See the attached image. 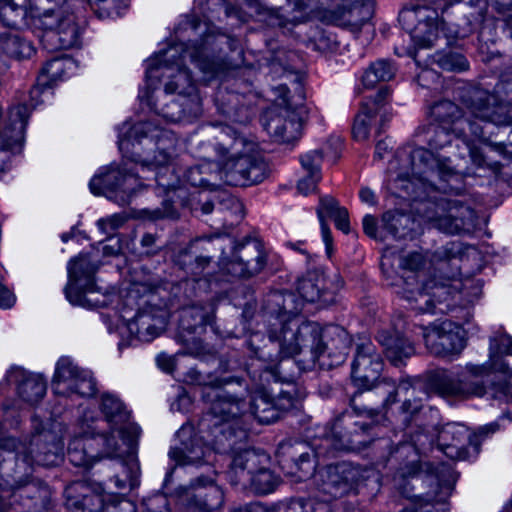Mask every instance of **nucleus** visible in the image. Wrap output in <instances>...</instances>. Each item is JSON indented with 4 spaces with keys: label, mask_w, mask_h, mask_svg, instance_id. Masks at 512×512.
<instances>
[{
    "label": "nucleus",
    "mask_w": 512,
    "mask_h": 512,
    "mask_svg": "<svg viewBox=\"0 0 512 512\" xmlns=\"http://www.w3.org/2000/svg\"><path fill=\"white\" fill-rule=\"evenodd\" d=\"M100 408L106 421L113 427V430H117L118 434H121L120 425L128 418L123 402L117 396L105 393L101 397Z\"/></svg>",
    "instance_id": "38"
},
{
    "label": "nucleus",
    "mask_w": 512,
    "mask_h": 512,
    "mask_svg": "<svg viewBox=\"0 0 512 512\" xmlns=\"http://www.w3.org/2000/svg\"><path fill=\"white\" fill-rule=\"evenodd\" d=\"M151 124L148 122H139L133 125L127 133V136L119 140V148L122 152L128 153L130 147L135 148L140 145L143 139H148Z\"/></svg>",
    "instance_id": "43"
},
{
    "label": "nucleus",
    "mask_w": 512,
    "mask_h": 512,
    "mask_svg": "<svg viewBox=\"0 0 512 512\" xmlns=\"http://www.w3.org/2000/svg\"><path fill=\"white\" fill-rule=\"evenodd\" d=\"M179 180L185 185L214 191L220 185L218 164L205 160L187 168Z\"/></svg>",
    "instance_id": "29"
},
{
    "label": "nucleus",
    "mask_w": 512,
    "mask_h": 512,
    "mask_svg": "<svg viewBox=\"0 0 512 512\" xmlns=\"http://www.w3.org/2000/svg\"><path fill=\"white\" fill-rule=\"evenodd\" d=\"M220 211H228L241 219L243 217V204L239 199L228 192H220L216 199Z\"/></svg>",
    "instance_id": "47"
},
{
    "label": "nucleus",
    "mask_w": 512,
    "mask_h": 512,
    "mask_svg": "<svg viewBox=\"0 0 512 512\" xmlns=\"http://www.w3.org/2000/svg\"><path fill=\"white\" fill-rule=\"evenodd\" d=\"M359 197L362 202L374 206L377 204L376 196L374 191L368 187H362L359 192Z\"/></svg>",
    "instance_id": "63"
},
{
    "label": "nucleus",
    "mask_w": 512,
    "mask_h": 512,
    "mask_svg": "<svg viewBox=\"0 0 512 512\" xmlns=\"http://www.w3.org/2000/svg\"><path fill=\"white\" fill-rule=\"evenodd\" d=\"M187 57L203 73L208 74L210 77L215 75V64L205 56L202 46L178 44L169 47L163 53L149 60L146 69L147 81L151 82L159 77H165L168 79L165 84L173 83V86L176 87V83H178L181 86H185L181 78V75L185 74L194 85L191 74L185 67Z\"/></svg>",
    "instance_id": "8"
},
{
    "label": "nucleus",
    "mask_w": 512,
    "mask_h": 512,
    "mask_svg": "<svg viewBox=\"0 0 512 512\" xmlns=\"http://www.w3.org/2000/svg\"><path fill=\"white\" fill-rule=\"evenodd\" d=\"M92 447L91 440L87 439L81 443L79 438H75L68 446L69 461L75 466H88L95 456L87 452Z\"/></svg>",
    "instance_id": "44"
},
{
    "label": "nucleus",
    "mask_w": 512,
    "mask_h": 512,
    "mask_svg": "<svg viewBox=\"0 0 512 512\" xmlns=\"http://www.w3.org/2000/svg\"><path fill=\"white\" fill-rule=\"evenodd\" d=\"M369 471L351 463L329 465L320 472L319 490L332 498L355 491L368 478Z\"/></svg>",
    "instance_id": "20"
},
{
    "label": "nucleus",
    "mask_w": 512,
    "mask_h": 512,
    "mask_svg": "<svg viewBox=\"0 0 512 512\" xmlns=\"http://www.w3.org/2000/svg\"><path fill=\"white\" fill-rule=\"evenodd\" d=\"M25 1L26 0H5V4L1 7V15L8 19L11 24H16V20L9 19V17L15 15L22 19L26 15Z\"/></svg>",
    "instance_id": "49"
},
{
    "label": "nucleus",
    "mask_w": 512,
    "mask_h": 512,
    "mask_svg": "<svg viewBox=\"0 0 512 512\" xmlns=\"http://www.w3.org/2000/svg\"><path fill=\"white\" fill-rule=\"evenodd\" d=\"M428 5L404 9L399 14V22L410 34L414 43L423 48L434 45L439 36V11L444 13L449 6L465 0H426Z\"/></svg>",
    "instance_id": "10"
},
{
    "label": "nucleus",
    "mask_w": 512,
    "mask_h": 512,
    "mask_svg": "<svg viewBox=\"0 0 512 512\" xmlns=\"http://www.w3.org/2000/svg\"><path fill=\"white\" fill-rule=\"evenodd\" d=\"M321 180V174H313L308 173L306 177H303L299 180L297 188L299 192L304 195H307L313 191H315L318 182Z\"/></svg>",
    "instance_id": "54"
},
{
    "label": "nucleus",
    "mask_w": 512,
    "mask_h": 512,
    "mask_svg": "<svg viewBox=\"0 0 512 512\" xmlns=\"http://www.w3.org/2000/svg\"><path fill=\"white\" fill-rule=\"evenodd\" d=\"M52 388L57 395L91 397L96 383L89 371L79 368L69 357H61L56 363Z\"/></svg>",
    "instance_id": "18"
},
{
    "label": "nucleus",
    "mask_w": 512,
    "mask_h": 512,
    "mask_svg": "<svg viewBox=\"0 0 512 512\" xmlns=\"http://www.w3.org/2000/svg\"><path fill=\"white\" fill-rule=\"evenodd\" d=\"M171 153L158 149L153 158L133 151L131 162L110 166L105 173L94 176L89 183L91 192L95 195H105L108 199L124 206L130 203L132 197L144 186L140 181V170L163 169L171 161Z\"/></svg>",
    "instance_id": "6"
},
{
    "label": "nucleus",
    "mask_w": 512,
    "mask_h": 512,
    "mask_svg": "<svg viewBox=\"0 0 512 512\" xmlns=\"http://www.w3.org/2000/svg\"><path fill=\"white\" fill-rule=\"evenodd\" d=\"M259 455L253 450L245 449L237 453L231 463V469L239 480L249 482L259 494L271 493L278 484L277 477L268 469H259Z\"/></svg>",
    "instance_id": "22"
},
{
    "label": "nucleus",
    "mask_w": 512,
    "mask_h": 512,
    "mask_svg": "<svg viewBox=\"0 0 512 512\" xmlns=\"http://www.w3.org/2000/svg\"><path fill=\"white\" fill-rule=\"evenodd\" d=\"M267 262L262 243L252 237L236 242L230 257H220L222 270L233 277L248 279L259 274Z\"/></svg>",
    "instance_id": "15"
},
{
    "label": "nucleus",
    "mask_w": 512,
    "mask_h": 512,
    "mask_svg": "<svg viewBox=\"0 0 512 512\" xmlns=\"http://www.w3.org/2000/svg\"><path fill=\"white\" fill-rule=\"evenodd\" d=\"M323 160V151L321 149L311 150L301 156L300 162L307 173L321 174V163Z\"/></svg>",
    "instance_id": "48"
},
{
    "label": "nucleus",
    "mask_w": 512,
    "mask_h": 512,
    "mask_svg": "<svg viewBox=\"0 0 512 512\" xmlns=\"http://www.w3.org/2000/svg\"><path fill=\"white\" fill-rule=\"evenodd\" d=\"M321 452H316L315 455H311L308 452H301L295 461V464L300 472L303 473V477L312 475L316 468V462L314 461L315 456H319Z\"/></svg>",
    "instance_id": "52"
},
{
    "label": "nucleus",
    "mask_w": 512,
    "mask_h": 512,
    "mask_svg": "<svg viewBox=\"0 0 512 512\" xmlns=\"http://www.w3.org/2000/svg\"><path fill=\"white\" fill-rule=\"evenodd\" d=\"M363 230L365 234L373 239H382V236H378L377 232V221L372 215H365L363 218Z\"/></svg>",
    "instance_id": "58"
},
{
    "label": "nucleus",
    "mask_w": 512,
    "mask_h": 512,
    "mask_svg": "<svg viewBox=\"0 0 512 512\" xmlns=\"http://www.w3.org/2000/svg\"><path fill=\"white\" fill-rule=\"evenodd\" d=\"M462 175V189L444 190L438 187L422 188L425 175H415L411 167H400L392 185L400 197L410 198L419 202L416 211L425 220L440 231L449 234L470 233L477 225V215L474 209L459 198L432 197L431 193L460 195L464 191V174Z\"/></svg>",
    "instance_id": "2"
},
{
    "label": "nucleus",
    "mask_w": 512,
    "mask_h": 512,
    "mask_svg": "<svg viewBox=\"0 0 512 512\" xmlns=\"http://www.w3.org/2000/svg\"><path fill=\"white\" fill-rule=\"evenodd\" d=\"M105 3L107 9L113 10L116 15H121L122 12L128 7V0H98Z\"/></svg>",
    "instance_id": "61"
},
{
    "label": "nucleus",
    "mask_w": 512,
    "mask_h": 512,
    "mask_svg": "<svg viewBox=\"0 0 512 512\" xmlns=\"http://www.w3.org/2000/svg\"><path fill=\"white\" fill-rule=\"evenodd\" d=\"M60 457L56 453L37 454L35 457L24 456L22 462L32 464L33 462L45 466L55 465L59 461Z\"/></svg>",
    "instance_id": "55"
},
{
    "label": "nucleus",
    "mask_w": 512,
    "mask_h": 512,
    "mask_svg": "<svg viewBox=\"0 0 512 512\" xmlns=\"http://www.w3.org/2000/svg\"><path fill=\"white\" fill-rule=\"evenodd\" d=\"M181 78L185 86L176 83L165 84V98L162 103L159 101L152 102L147 96V100L153 106L154 110L171 122L181 121L184 117H197L201 113V99L196 91L195 85L192 84L190 78L182 74Z\"/></svg>",
    "instance_id": "13"
},
{
    "label": "nucleus",
    "mask_w": 512,
    "mask_h": 512,
    "mask_svg": "<svg viewBox=\"0 0 512 512\" xmlns=\"http://www.w3.org/2000/svg\"><path fill=\"white\" fill-rule=\"evenodd\" d=\"M167 315V311L160 307L141 309L128 321V330L140 341L150 342L164 331Z\"/></svg>",
    "instance_id": "26"
},
{
    "label": "nucleus",
    "mask_w": 512,
    "mask_h": 512,
    "mask_svg": "<svg viewBox=\"0 0 512 512\" xmlns=\"http://www.w3.org/2000/svg\"><path fill=\"white\" fill-rule=\"evenodd\" d=\"M94 441L97 445H103L102 456L112 457L117 454L119 443L114 431L109 434L98 435Z\"/></svg>",
    "instance_id": "51"
},
{
    "label": "nucleus",
    "mask_w": 512,
    "mask_h": 512,
    "mask_svg": "<svg viewBox=\"0 0 512 512\" xmlns=\"http://www.w3.org/2000/svg\"><path fill=\"white\" fill-rule=\"evenodd\" d=\"M74 69L75 62L70 57L62 55L47 60L41 69L38 85L30 91L31 100L35 101L36 97L41 94L42 87L62 80L66 75L74 71Z\"/></svg>",
    "instance_id": "30"
},
{
    "label": "nucleus",
    "mask_w": 512,
    "mask_h": 512,
    "mask_svg": "<svg viewBox=\"0 0 512 512\" xmlns=\"http://www.w3.org/2000/svg\"><path fill=\"white\" fill-rule=\"evenodd\" d=\"M163 208L155 209L152 212L153 219H161V218H176L177 213L173 207V204L169 200H164L162 203Z\"/></svg>",
    "instance_id": "57"
},
{
    "label": "nucleus",
    "mask_w": 512,
    "mask_h": 512,
    "mask_svg": "<svg viewBox=\"0 0 512 512\" xmlns=\"http://www.w3.org/2000/svg\"><path fill=\"white\" fill-rule=\"evenodd\" d=\"M329 505L325 502L306 503L302 499H293L278 506V512H328Z\"/></svg>",
    "instance_id": "46"
},
{
    "label": "nucleus",
    "mask_w": 512,
    "mask_h": 512,
    "mask_svg": "<svg viewBox=\"0 0 512 512\" xmlns=\"http://www.w3.org/2000/svg\"><path fill=\"white\" fill-rule=\"evenodd\" d=\"M499 429L497 423H491L472 434L461 423H447L438 433L437 446L448 458L452 460H468L479 453V437L487 436Z\"/></svg>",
    "instance_id": "12"
},
{
    "label": "nucleus",
    "mask_w": 512,
    "mask_h": 512,
    "mask_svg": "<svg viewBox=\"0 0 512 512\" xmlns=\"http://www.w3.org/2000/svg\"><path fill=\"white\" fill-rule=\"evenodd\" d=\"M390 91L387 87L380 89L373 100L367 101L362 106L361 113H359L354 121L352 134L355 140L365 141L370 134V123L372 118L384 106Z\"/></svg>",
    "instance_id": "31"
},
{
    "label": "nucleus",
    "mask_w": 512,
    "mask_h": 512,
    "mask_svg": "<svg viewBox=\"0 0 512 512\" xmlns=\"http://www.w3.org/2000/svg\"><path fill=\"white\" fill-rule=\"evenodd\" d=\"M117 466L120 469V473L114 476V485L117 491H122L127 487L133 489L139 485L138 477L133 471V466L123 461L118 462Z\"/></svg>",
    "instance_id": "45"
},
{
    "label": "nucleus",
    "mask_w": 512,
    "mask_h": 512,
    "mask_svg": "<svg viewBox=\"0 0 512 512\" xmlns=\"http://www.w3.org/2000/svg\"><path fill=\"white\" fill-rule=\"evenodd\" d=\"M374 6V0H342L336 7L325 10L323 18L329 24L358 33L372 18Z\"/></svg>",
    "instance_id": "23"
},
{
    "label": "nucleus",
    "mask_w": 512,
    "mask_h": 512,
    "mask_svg": "<svg viewBox=\"0 0 512 512\" xmlns=\"http://www.w3.org/2000/svg\"><path fill=\"white\" fill-rule=\"evenodd\" d=\"M203 399L209 404V415L219 419L214 427H221L220 432L229 440L231 436H237L239 439L246 438V432L243 429L236 432L229 422L243 414L245 402L235 398L225 389L205 385L202 390Z\"/></svg>",
    "instance_id": "17"
},
{
    "label": "nucleus",
    "mask_w": 512,
    "mask_h": 512,
    "mask_svg": "<svg viewBox=\"0 0 512 512\" xmlns=\"http://www.w3.org/2000/svg\"><path fill=\"white\" fill-rule=\"evenodd\" d=\"M179 444L170 449L169 455L180 465L199 464L206 454V448L193 435V427L183 425L176 433Z\"/></svg>",
    "instance_id": "27"
},
{
    "label": "nucleus",
    "mask_w": 512,
    "mask_h": 512,
    "mask_svg": "<svg viewBox=\"0 0 512 512\" xmlns=\"http://www.w3.org/2000/svg\"><path fill=\"white\" fill-rule=\"evenodd\" d=\"M214 317V308L211 304L206 306L192 305L184 307L180 311L178 330L184 342L188 341L185 334L191 335L202 331L211 324Z\"/></svg>",
    "instance_id": "28"
},
{
    "label": "nucleus",
    "mask_w": 512,
    "mask_h": 512,
    "mask_svg": "<svg viewBox=\"0 0 512 512\" xmlns=\"http://www.w3.org/2000/svg\"><path fill=\"white\" fill-rule=\"evenodd\" d=\"M432 62L436 63L443 70L453 72H462L469 67V63L464 55L452 51L435 53L432 57Z\"/></svg>",
    "instance_id": "42"
},
{
    "label": "nucleus",
    "mask_w": 512,
    "mask_h": 512,
    "mask_svg": "<svg viewBox=\"0 0 512 512\" xmlns=\"http://www.w3.org/2000/svg\"><path fill=\"white\" fill-rule=\"evenodd\" d=\"M343 283L339 273L327 275L323 270L315 268L298 279L296 289L304 301L326 306L335 302Z\"/></svg>",
    "instance_id": "19"
},
{
    "label": "nucleus",
    "mask_w": 512,
    "mask_h": 512,
    "mask_svg": "<svg viewBox=\"0 0 512 512\" xmlns=\"http://www.w3.org/2000/svg\"><path fill=\"white\" fill-rule=\"evenodd\" d=\"M396 73L394 63L387 59H378L371 63L362 76L365 87L373 88L379 82L390 81Z\"/></svg>",
    "instance_id": "39"
},
{
    "label": "nucleus",
    "mask_w": 512,
    "mask_h": 512,
    "mask_svg": "<svg viewBox=\"0 0 512 512\" xmlns=\"http://www.w3.org/2000/svg\"><path fill=\"white\" fill-rule=\"evenodd\" d=\"M351 377L354 385L362 391L378 388L386 394L384 405L388 406L396 401V382L380 374L383 370V361L376 347L371 342L357 345L352 362Z\"/></svg>",
    "instance_id": "9"
},
{
    "label": "nucleus",
    "mask_w": 512,
    "mask_h": 512,
    "mask_svg": "<svg viewBox=\"0 0 512 512\" xmlns=\"http://www.w3.org/2000/svg\"><path fill=\"white\" fill-rule=\"evenodd\" d=\"M195 487H207L205 493H198L196 503L199 508L204 512H213L220 508L223 504V492L217 485L214 484L213 480L208 477H198L195 479Z\"/></svg>",
    "instance_id": "34"
},
{
    "label": "nucleus",
    "mask_w": 512,
    "mask_h": 512,
    "mask_svg": "<svg viewBox=\"0 0 512 512\" xmlns=\"http://www.w3.org/2000/svg\"><path fill=\"white\" fill-rule=\"evenodd\" d=\"M295 403L291 390L279 392L272 397L265 388L257 389L251 396V414L262 424H270L279 419L281 412L290 410Z\"/></svg>",
    "instance_id": "24"
},
{
    "label": "nucleus",
    "mask_w": 512,
    "mask_h": 512,
    "mask_svg": "<svg viewBox=\"0 0 512 512\" xmlns=\"http://www.w3.org/2000/svg\"><path fill=\"white\" fill-rule=\"evenodd\" d=\"M508 374L512 377V337L506 334L490 340L489 361L476 365L468 363L457 374L439 371L431 378V387L442 397L468 399L481 397L487 392L488 377L491 371Z\"/></svg>",
    "instance_id": "3"
},
{
    "label": "nucleus",
    "mask_w": 512,
    "mask_h": 512,
    "mask_svg": "<svg viewBox=\"0 0 512 512\" xmlns=\"http://www.w3.org/2000/svg\"><path fill=\"white\" fill-rule=\"evenodd\" d=\"M0 50L15 59L29 58L34 53L33 45L17 33L0 34Z\"/></svg>",
    "instance_id": "37"
},
{
    "label": "nucleus",
    "mask_w": 512,
    "mask_h": 512,
    "mask_svg": "<svg viewBox=\"0 0 512 512\" xmlns=\"http://www.w3.org/2000/svg\"><path fill=\"white\" fill-rule=\"evenodd\" d=\"M419 329L426 348L436 356L459 354L465 346L462 329L452 321L420 326Z\"/></svg>",
    "instance_id": "21"
},
{
    "label": "nucleus",
    "mask_w": 512,
    "mask_h": 512,
    "mask_svg": "<svg viewBox=\"0 0 512 512\" xmlns=\"http://www.w3.org/2000/svg\"><path fill=\"white\" fill-rule=\"evenodd\" d=\"M224 133L225 138L215 145V151L222 159L221 165L218 164L219 181L241 187L262 182L267 176L266 162L249 153L252 144L231 128L226 127Z\"/></svg>",
    "instance_id": "7"
},
{
    "label": "nucleus",
    "mask_w": 512,
    "mask_h": 512,
    "mask_svg": "<svg viewBox=\"0 0 512 512\" xmlns=\"http://www.w3.org/2000/svg\"><path fill=\"white\" fill-rule=\"evenodd\" d=\"M15 300L14 294L4 285L0 284V308H11Z\"/></svg>",
    "instance_id": "60"
},
{
    "label": "nucleus",
    "mask_w": 512,
    "mask_h": 512,
    "mask_svg": "<svg viewBox=\"0 0 512 512\" xmlns=\"http://www.w3.org/2000/svg\"><path fill=\"white\" fill-rule=\"evenodd\" d=\"M493 397L512 402V384L508 381L500 382L492 385Z\"/></svg>",
    "instance_id": "56"
},
{
    "label": "nucleus",
    "mask_w": 512,
    "mask_h": 512,
    "mask_svg": "<svg viewBox=\"0 0 512 512\" xmlns=\"http://www.w3.org/2000/svg\"><path fill=\"white\" fill-rule=\"evenodd\" d=\"M196 242H202L207 246H203L202 248L206 251H210L211 249L220 250L221 254L224 253L223 249L226 244H230L232 240L228 236L223 235H213L205 238H201L196 240Z\"/></svg>",
    "instance_id": "53"
},
{
    "label": "nucleus",
    "mask_w": 512,
    "mask_h": 512,
    "mask_svg": "<svg viewBox=\"0 0 512 512\" xmlns=\"http://www.w3.org/2000/svg\"><path fill=\"white\" fill-rule=\"evenodd\" d=\"M39 21L43 29L40 42L48 52L80 46L82 28L71 11L70 2L65 0L64 4L57 8V13L47 14Z\"/></svg>",
    "instance_id": "11"
},
{
    "label": "nucleus",
    "mask_w": 512,
    "mask_h": 512,
    "mask_svg": "<svg viewBox=\"0 0 512 512\" xmlns=\"http://www.w3.org/2000/svg\"><path fill=\"white\" fill-rule=\"evenodd\" d=\"M262 124L277 142L289 143L301 135V120L296 112L288 107L269 109L262 118Z\"/></svg>",
    "instance_id": "25"
},
{
    "label": "nucleus",
    "mask_w": 512,
    "mask_h": 512,
    "mask_svg": "<svg viewBox=\"0 0 512 512\" xmlns=\"http://www.w3.org/2000/svg\"><path fill=\"white\" fill-rule=\"evenodd\" d=\"M303 299L291 292H273L268 296L267 309L282 324L279 335L271 334L270 338L279 342L280 353L285 357L299 354L303 348H309L315 355L324 352L318 326L314 323L298 324L295 317L303 308Z\"/></svg>",
    "instance_id": "5"
},
{
    "label": "nucleus",
    "mask_w": 512,
    "mask_h": 512,
    "mask_svg": "<svg viewBox=\"0 0 512 512\" xmlns=\"http://www.w3.org/2000/svg\"><path fill=\"white\" fill-rule=\"evenodd\" d=\"M335 223L337 229L341 230L343 233L348 234L350 231V223H349V215L346 208L342 209L338 214L332 219Z\"/></svg>",
    "instance_id": "59"
},
{
    "label": "nucleus",
    "mask_w": 512,
    "mask_h": 512,
    "mask_svg": "<svg viewBox=\"0 0 512 512\" xmlns=\"http://www.w3.org/2000/svg\"><path fill=\"white\" fill-rule=\"evenodd\" d=\"M377 339L394 366H400L404 359L409 358L415 352L412 342L397 331H381L378 333Z\"/></svg>",
    "instance_id": "32"
},
{
    "label": "nucleus",
    "mask_w": 512,
    "mask_h": 512,
    "mask_svg": "<svg viewBox=\"0 0 512 512\" xmlns=\"http://www.w3.org/2000/svg\"><path fill=\"white\" fill-rule=\"evenodd\" d=\"M464 102L470 116L480 125L481 123H491L497 127L512 125V103L501 99L498 91L489 92L474 88Z\"/></svg>",
    "instance_id": "16"
},
{
    "label": "nucleus",
    "mask_w": 512,
    "mask_h": 512,
    "mask_svg": "<svg viewBox=\"0 0 512 512\" xmlns=\"http://www.w3.org/2000/svg\"><path fill=\"white\" fill-rule=\"evenodd\" d=\"M424 264L425 259L419 252L408 253L400 259V267L410 274L401 276L394 284L395 293L407 300L412 309L419 313H445L451 309L450 299L456 302L465 298L467 303H472L470 288H474L473 297H477L479 288L474 287L472 280L454 281L451 286L435 285L432 292L425 291L419 286L416 275Z\"/></svg>",
    "instance_id": "4"
},
{
    "label": "nucleus",
    "mask_w": 512,
    "mask_h": 512,
    "mask_svg": "<svg viewBox=\"0 0 512 512\" xmlns=\"http://www.w3.org/2000/svg\"><path fill=\"white\" fill-rule=\"evenodd\" d=\"M399 390H404L406 394L409 395V398L405 399L400 407L402 421L407 425L423 408L422 396L425 394L421 391H417L416 388L410 386L408 382H401L398 386L396 385V392Z\"/></svg>",
    "instance_id": "40"
},
{
    "label": "nucleus",
    "mask_w": 512,
    "mask_h": 512,
    "mask_svg": "<svg viewBox=\"0 0 512 512\" xmlns=\"http://www.w3.org/2000/svg\"><path fill=\"white\" fill-rule=\"evenodd\" d=\"M157 363L166 372H171L174 368V359L167 355H159Z\"/></svg>",
    "instance_id": "64"
},
{
    "label": "nucleus",
    "mask_w": 512,
    "mask_h": 512,
    "mask_svg": "<svg viewBox=\"0 0 512 512\" xmlns=\"http://www.w3.org/2000/svg\"><path fill=\"white\" fill-rule=\"evenodd\" d=\"M97 266L91 264L86 256H79L72 260L68 266L69 283L64 292L72 305L85 308H96L104 305V301L92 296L101 293L94 281Z\"/></svg>",
    "instance_id": "14"
},
{
    "label": "nucleus",
    "mask_w": 512,
    "mask_h": 512,
    "mask_svg": "<svg viewBox=\"0 0 512 512\" xmlns=\"http://www.w3.org/2000/svg\"><path fill=\"white\" fill-rule=\"evenodd\" d=\"M46 393V383L39 375L26 376L18 386V394L30 404L40 401Z\"/></svg>",
    "instance_id": "41"
},
{
    "label": "nucleus",
    "mask_w": 512,
    "mask_h": 512,
    "mask_svg": "<svg viewBox=\"0 0 512 512\" xmlns=\"http://www.w3.org/2000/svg\"><path fill=\"white\" fill-rule=\"evenodd\" d=\"M429 115L441 125L434 129L428 148L417 147L406 156L401 167H411L415 175H425L422 188L438 187L444 190L462 189L460 164L452 158L453 139L462 142L471 162L480 169L498 175L502 164L492 155L512 161V142H493L485 137L483 126L461 115L459 107L449 100L433 104ZM459 148V144H455Z\"/></svg>",
    "instance_id": "1"
},
{
    "label": "nucleus",
    "mask_w": 512,
    "mask_h": 512,
    "mask_svg": "<svg viewBox=\"0 0 512 512\" xmlns=\"http://www.w3.org/2000/svg\"><path fill=\"white\" fill-rule=\"evenodd\" d=\"M212 257L194 256L188 250H182L176 256V264L190 276L193 281L198 282L203 278L207 283L212 281V275L208 270Z\"/></svg>",
    "instance_id": "33"
},
{
    "label": "nucleus",
    "mask_w": 512,
    "mask_h": 512,
    "mask_svg": "<svg viewBox=\"0 0 512 512\" xmlns=\"http://www.w3.org/2000/svg\"><path fill=\"white\" fill-rule=\"evenodd\" d=\"M122 221V217L118 215H113L106 219H100L97 223L102 230H106L107 227H110L111 229L114 230L117 229L122 224Z\"/></svg>",
    "instance_id": "62"
},
{
    "label": "nucleus",
    "mask_w": 512,
    "mask_h": 512,
    "mask_svg": "<svg viewBox=\"0 0 512 512\" xmlns=\"http://www.w3.org/2000/svg\"><path fill=\"white\" fill-rule=\"evenodd\" d=\"M358 435L357 429L353 431H342V421L338 419L328 434L323 440L322 446L324 448L331 447L335 451H344L354 448V446L362 444L363 441L356 440L355 437Z\"/></svg>",
    "instance_id": "36"
},
{
    "label": "nucleus",
    "mask_w": 512,
    "mask_h": 512,
    "mask_svg": "<svg viewBox=\"0 0 512 512\" xmlns=\"http://www.w3.org/2000/svg\"><path fill=\"white\" fill-rule=\"evenodd\" d=\"M342 209H344V207H341L338 201L332 196L327 195L320 198L316 212L327 252H330L332 247V235L327 220L333 219Z\"/></svg>",
    "instance_id": "35"
},
{
    "label": "nucleus",
    "mask_w": 512,
    "mask_h": 512,
    "mask_svg": "<svg viewBox=\"0 0 512 512\" xmlns=\"http://www.w3.org/2000/svg\"><path fill=\"white\" fill-rule=\"evenodd\" d=\"M402 214L397 211H387L382 215V229L393 237L399 236V226L402 221Z\"/></svg>",
    "instance_id": "50"
}]
</instances>
